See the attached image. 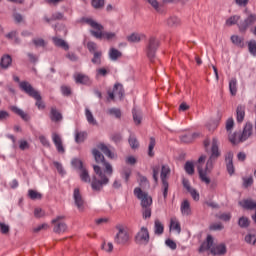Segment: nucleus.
Returning a JSON list of instances; mask_svg holds the SVG:
<instances>
[{
    "label": "nucleus",
    "instance_id": "1",
    "mask_svg": "<svg viewBox=\"0 0 256 256\" xmlns=\"http://www.w3.org/2000/svg\"><path fill=\"white\" fill-rule=\"evenodd\" d=\"M92 155L96 161V163H102L104 169H101V166L99 165H93L94 173L98 175L92 177V184L91 188L93 191H103V187L105 185H109V177L113 175V166L111 163L105 161V156L97 150V148H94L92 150Z\"/></svg>",
    "mask_w": 256,
    "mask_h": 256
},
{
    "label": "nucleus",
    "instance_id": "2",
    "mask_svg": "<svg viewBox=\"0 0 256 256\" xmlns=\"http://www.w3.org/2000/svg\"><path fill=\"white\" fill-rule=\"evenodd\" d=\"M219 157H221V151H219V141L217 140V138H213L211 155L207 160L205 170H203V166H201V164L197 166L199 177L202 183H206V185H209L211 183V179L207 177V173H210L211 171H213V166L215 165V161H217Z\"/></svg>",
    "mask_w": 256,
    "mask_h": 256
},
{
    "label": "nucleus",
    "instance_id": "3",
    "mask_svg": "<svg viewBox=\"0 0 256 256\" xmlns=\"http://www.w3.org/2000/svg\"><path fill=\"white\" fill-rule=\"evenodd\" d=\"M84 23L87 25H90L92 29L90 30V34L92 37H95V39H106L107 41H111L112 39H115L117 37V34L115 32H103V25L98 23L97 21L93 20L92 18H83Z\"/></svg>",
    "mask_w": 256,
    "mask_h": 256
},
{
    "label": "nucleus",
    "instance_id": "4",
    "mask_svg": "<svg viewBox=\"0 0 256 256\" xmlns=\"http://www.w3.org/2000/svg\"><path fill=\"white\" fill-rule=\"evenodd\" d=\"M204 251H210L212 255L221 256L227 253V246H225V244L213 246V236L208 235L206 241H204L199 248V253H203Z\"/></svg>",
    "mask_w": 256,
    "mask_h": 256
},
{
    "label": "nucleus",
    "instance_id": "5",
    "mask_svg": "<svg viewBox=\"0 0 256 256\" xmlns=\"http://www.w3.org/2000/svg\"><path fill=\"white\" fill-rule=\"evenodd\" d=\"M20 89H21V91L26 93V95H28L29 97H32V99H35L36 107H38V109H40V110L45 109V102H43L41 93H39V91H37L35 88H33V85H31V83H29L27 81H22L20 83Z\"/></svg>",
    "mask_w": 256,
    "mask_h": 256
},
{
    "label": "nucleus",
    "instance_id": "6",
    "mask_svg": "<svg viewBox=\"0 0 256 256\" xmlns=\"http://www.w3.org/2000/svg\"><path fill=\"white\" fill-rule=\"evenodd\" d=\"M251 135H253V124H251V122H247L243 128L242 135L239 136L238 140L237 132L234 134H229L228 139L232 145H237V143L247 141Z\"/></svg>",
    "mask_w": 256,
    "mask_h": 256
},
{
    "label": "nucleus",
    "instance_id": "7",
    "mask_svg": "<svg viewBox=\"0 0 256 256\" xmlns=\"http://www.w3.org/2000/svg\"><path fill=\"white\" fill-rule=\"evenodd\" d=\"M157 49H159V40L155 37H150L146 43V56L150 63H155Z\"/></svg>",
    "mask_w": 256,
    "mask_h": 256
},
{
    "label": "nucleus",
    "instance_id": "8",
    "mask_svg": "<svg viewBox=\"0 0 256 256\" xmlns=\"http://www.w3.org/2000/svg\"><path fill=\"white\" fill-rule=\"evenodd\" d=\"M134 195L137 197V199L141 200L140 205L142 208L151 207V205H153V198H151L147 192H143L141 188H135Z\"/></svg>",
    "mask_w": 256,
    "mask_h": 256
},
{
    "label": "nucleus",
    "instance_id": "9",
    "mask_svg": "<svg viewBox=\"0 0 256 256\" xmlns=\"http://www.w3.org/2000/svg\"><path fill=\"white\" fill-rule=\"evenodd\" d=\"M118 233L114 238V242L117 245H127L129 243V232L123 227V225L116 226Z\"/></svg>",
    "mask_w": 256,
    "mask_h": 256
},
{
    "label": "nucleus",
    "instance_id": "10",
    "mask_svg": "<svg viewBox=\"0 0 256 256\" xmlns=\"http://www.w3.org/2000/svg\"><path fill=\"white\" fill-rule=\"evenodd\" d=\"M63 219H65V216H57L55 219L51 221V224L53 225V231L57 235L67 233V223H65Z\"/></svg>",
    "mask_w": 256,
    "mask_h": 256
},
{
    "label": "nucleus",
    "instance_id": "11",
    "mask_svg": "<svg viewBox=\"0 0 256 256\" xmlns=\"http://www.w3.org/2000/svg\"><path fill=\"white\" fill-rule=\"evenodd\" d=\"M256 23V14H250L244 21H240L238 25V29L240 33H245L249 27L255 25Z\"/></svg>",
    "mask_w": 256,
    "mask_h": 256
},
{
    "label": "nucleus",
    "instance_id": "12",
    "mask_svg": "<svg viewBox=\"0 0 256 256\" xmlns=\"http://www.w3.org/2000/svg\"><path fill=\"white\" fill-rule=\"evenodd\" d=\"M135 241L137 245H147V243H149V230L142 227L135 236Z\"/></svg>",
    "mask_w": 256,
    "mask_h": 256
},
{
    "label": "nucleus",
    "instance_id": "13",
    "mask_svg": "<svg viewBox=\"0 0 256 256\" xmlns=\"http://www.w3.org/2000/svg\"><path fill=\"white\" fill-rule=\"evenodd\" d=\"M73 199L77 209H79V211H84L85 199H83V195H81V190H79V188L74 189Z\"/></svg>",
    "mask_w": 256,
    "mask_h": 256
},
{
    "label": "nucleus",
    "instance_id": "14",
    "mask_svg": "<svg viewBox=\"0 0 256 256\" xmlns=\"http://www.w3.org/2000/svg\"><path fill=\"white\" fill-rule=\"evenodd\" d=\"M182 185H183L184 189H186V191H188V193H190V195L194 199V201H199V192H197L196 189L191 188V184L189 183V181L187 179L184 178L182 180Z\"/></svg>",
    "mask_w": 256,
    "mask_h": 256
},
{
    "label": "nucleus",
    "instance_id": "15",
    "mask_svg": "<svg viewBox=\"0 0 256 256\" xmlns=\"http://www.w3.org/2000/svg\"><path fill=\"white\" fill-rule=\"evenodd\" d=\"M226 169L229 175L235 173V166L233 165V152H228L225 156Z\"/></svg>",
    "mask_w": 256,
    "mask_h": 256
},
{
    "label": "nucleus",
    "instance_id": "16",
    "mask_svg": "<svg viewBox=\"0 0 256 256\" xmlns=\"http://www.w3.org/2000/svg\"><path fill=\"white\" fill-rule=\"evenodd\" d=\"M240 207L242 209H246V211H256V202L251 199H244L239 202Z\"/></svg>",
    "mask_w": 256,
    "mask_h": 256
},
{
    "label": "nucleus",
    "instance_id": "17",
    "mask_svg": "<svg viewBox=\"0 0 256 256\" xmlns=\"http://www.w3.org/2000/svg\"><path fill=\"white\" fill-rule=\"evenodd\" d=\"M52 140L57 148L58 153H65V148L63 147V140L61 139V136H59L57 133H53Z\"/></svg>",
    "mask_w": 256,
    "mask_h": 256
},
{
    "label": "nucleus",
    "instance_id": "18",
    "mask_svg": "<svg viewBox=\"0 0 256 256\" xmlns=\"http://www.w3.org/2000/svg\"><path fill=\"white\" fill-rule=\"evenodd\" d=\"M10 111H12V113H15V115H18V117H21L23 121H29V119H31L29 114L25 113V111L21 110L17 106H11Z\"/></svg>",
    "mask_w": 256,
    "mask_h": 256
},
{
    "label": "nucleus",
    "instance_id": "19",
    "mask_svg": "<svg viewBox=\"0 0 256 256\" xmlns=\"http://www.w3.org/2000/svg\"><path fill=\"white\" fill-rule=\"evenodd\" d=\"M50 119L54 123H59V121H63V115L59 110H57V108L52 107L50 110Z\"/></svg>",
    "mask_w": 256,
    "mask_h": 256
},
{
    "label": "nucleus",
    "instance_id": "20",
    "mask_svg": "<svg viewBox=\"0 0 256 256\" xmlns=\"http://www.w3.org/2000/svg\"><path fill=\"white\" fill-rule=\"evenodd\" d=\"M13 63V58H11V55L5 54L1 57L0 60V67L2 69H9L11 67V64Z\"/></svg>",
    "mask_w": 256,
    "mask_h": 256
},
{
    "label": "nucleus",
    "instance_id": "21",
    "mask_svg": "<svg viewBox=\"0 0 256 256\" xmlns=\"http://www.w3.org/2000/svg\"><path fill=\"white\" fill-rule=\"evenodd\" d=\"M236 119L237 123H243L245 120V106L244 105H238L236 109Z\"/></svg>",
    "mask_w": 256,
    "mask_h": 256
},
{
    "label": "nucleus",
    "instance_id": "22",
    "mask_svg": "<svg viewBox=\"0 0 256 256\" xmlns=\"http://www.w3.org/2000/svg\"><path fill=\"white\" fill-rule=\"evenodd\" d=\"M97 149L102 151V153H104V155L109 157V159H114L115 154H113V152H111V150L109 149V147H107V145H105V143L97 144Z\"/></svg>",
    "mask_w": 256,
    "mask_h": 256
},
{
    "label": "nucleus",
    "instance_id": "23",
    "mask_svg": "<svg viewBox=\"0 0 256 256\" xmlns=\"http://www.w3.org/2000/svg\"><path fill=\"white\" fill-rule=\"evenodd\" d=\"M132 115L135 125H141V121H143V113L140 110H137V108H133Z\"/></svg>",
    "mask_w": 256,
    "mask_h": 256
},
{
    "label": "nucleus",
    "instance_id": "24",
    "mask_svg": "<svg viewBox=\"0 0 256 256\" xmlns=\"http://www.w3.org/2000/svg\"><path fill=\"white\" fill-rule=\"evenodd\" d=\"M52 40L56 47H61V49H64V51H69V44H67L65 40L57 37H53Z\"/></svg>",
    "mask_w": 256,
    "mask_h": 256
},
{
    "label": "nucleus",
    "instance_id": "25",
    "mask_svg": "<svg viewBox=\"0 0 256 256\" xmlns=\"http://www.w3.org/2000/svg\"><path fill=\"white\" fill-rule=\"evenodd\" d=\"M113 91L115 95H118L119 99H123L125 96V89L123 88V84L116 83L113 87Z\"/></svg>",
    "mask_w": 256,
    "mask_h": 256
},
{
    "label": "nucleus",
    "instance_id": "26",
    "mask_svg": "<svg viewBox=\"0 0 256 256\" xmlns=\"http://www.w3.org/2000/svg\"><path fill=\"white\" fill-rule=\"evenodd\" d=\"M92 55L93 57L91 59V63H93V65H101L103 59V51L94 52Z\"/></svg>",
    "mask_w": 256,
    "mask_h": 256
},
{
    "label": "nucleus",
    "instance_id": "27",
    "mask_svg": "<svg viewBox=\"0 0 256 256\" xmlns=\"http://www.w3.org/2000/svg\"><path fill=\"white\" fill-rule=\"evenodd\" d=\"M80 179L83 181V183H93V180L91 181V176L89 175V171L86 170V168H82L80 170Z\"/></svg>",
    "mask_w": 256,
    "mask_h": 256
},
{
    "label": "nucleus",
    "instance_id": "28",
    "mask_svg": "<svg viewBox=\"0 0 256 256\" xmlns=\"http://www.w3.org/2000/svg\"><path fill=\"white\" fill-rule=\"evenodd\" d=\"M145 3H148V5H151L154 10H156L157 13H163V6L159 4V1L157 0H144Z\"/></svg>",
    "mask_w": 256,
    "mask_h": 256
},
{
    "label": "nucleus",
    "instance_id": "29",
    "mask_svg": "<svg viewBox=\"0 0 256 256\" xmlns=\"http://www.w3.org/2000/svg\"><path fill=\"white\" fill-rule=\"evenodd\" d=\"M181 213L182 215H191V204L189 200H184L181 204Z\"/></svg>",
    "mask_w": 256,
    "mask_h": 256
},
{
    "label": "nucleus",
    "instance_id": "30",
    "mask_svg": "<svg viewBox=\"0 0 256 256\" xmlns=\"http://www.w3.org/2000/svg\"><path fill=\"white\" fill-rule=\"evenodd\" d=\"M171 175V168L169 166L162 165L160 179L161 181H168V177Z\"/></svg>",
    "mask_w": 256,
    "mask_h": 256
},
{
    "label": "nucleus",
    "instance_id": "31",
    "mask_svg": "<svg viewBox=\"0 0 256 256\" xmlns=\"http://www.w3.org/2000/svg\"><path fill=\"white\" fill-rule=\"evenodd\" d=\"M168 27H179L181 25V19L176 16L169 17L166 21Z\"/></svg>",
    "mask_w": 256,
    "mask_h": 256
},
{
    "label": "nucleus",
    "instance_id": "32",
    "mask_svg": "<svg viewBox=\"0 0 256 256\" xmlns=\"http://www.w3.org/2000/svg\"><path fill=\"white\" fill-rule=\"evenodd\" d=\"M231 41L237 47H241V49L245 47V40L237 35L231 36Z\"/></svg>",
    "mask_w": 256,
    "mask_h": 256
},
{
    "label": "nucleus",
    "instance_id": "33",
    "mask_svg": "<svg viewBox=\"0 0 256 256\" xmlns=\"http://www.w3.org/2000/svg\"><path fill=\"white\" fill-rule=\"evenodd\" d=\"M165 231V227L163 226V223L159 220H155L154 223V233L155 235H163V232Z\"/></svg>",
    "mask_w": 256,
    "mask_h": 256
},
{
    "label": "nucleus",
    "instance_id": "34",
    "mask_svg": "<svg viewBox=\"0 0 256 256\" xmlns=\"http://www.w3.org/2000/svg\"><path fill=\"white\" fill-rule=\"evenodd\" d=\"M122 56H123V53H121V51L115 48H111L109 51V57L112 61H117L119 57H122Z\"/></svg>",
    "mask_w": 256,
    "mask_h": 256
},
{
    "label": "nucleus",
    "instance_id": "35",
    "mask_svg": "<svg viewBox=\"0 0 256 256\" xmlns=\"http://www.w3.org/2000/svg\"><path fill=\"white\" fill-rule=\"evenodd\" d=\"M75 81H76V83H78L80 85H89V78L87 75L78 74L75 77Z\"/></svg>",
    "mask_w": 256,
    "mask_h": 256
},
{
    "label": "nucleus",
    "instance_id": "36",
    "mask_svg": "<svg viewBox=\"0 0 256 256\" xmlns=\"http://www.w3.org/2000/svg\"><path fill=\"white\" fill-rule=\"evenodd\" d=\"M238 225H239V227H241V229H247V227H249V225H251V220H249V218H247L245 216H242L238 220Z\"/></svg>",
    "mask_w": 256,
    "mask_h": 256
},
{
    "label": "nucleus",
    "instance_id": "37",
    "mask_svg": "<svg viewBox=\"0 0 256 256\" xmlns=\"http://www.w3.org/2000/svg\"><path fill=\"white\" fill-rule=\"evenodd\" d=\"M155 145H157L155 137H150V142L148 146V156L155 157V152H153V149H155Z\"/></svg>",
    "mask_w": 256,
    "mask_h": 256
},
{
    "label": "nucleus",
    "instance_id": "38",
    "mask_svg": "<svg viewBox=\"0 0 256 256\" xmlns=\"http://www.w3.org/2000/svg\"><path fill=\"white\" fill-rule=\"evenodd\" d=\"M197 137H199V134H197V133L183 135L181 137V141H182V143H193V140L197 139Z\"/></svg>",
    "mask_w": 256,
    "mask_h": 256
},
{
    "label": "nucleus",
    "instance_id": "39",
    "mask_svg": "<svg viewBox=\"0 0 256 256\" xmlns=\"http://www.w3.org/2000/svg\"><path fill=\"white\" fill-rule=\"evenodd\" d=\"M187 175H195V165L191 161H187L184 165Z\"/></svg>",
    "mask_w": 256,
    "mask_h": 256
},
{
    "label": "nucleus",
    "instance_id": "40",
    "mask_svg": "<svg viewBox=\"0 0 256 256\" xmlns=\"http://www.w3.org/2000/svg\"><path fill=\"white\" fill-rule=\"evenodd\" d=\"M229 90L231 95H237V78H232L229 82Z\"/></svg>",
    "mask_w": 256,
    "mask_h": 256
},
{
    "label": "nucleus",
    "instance_id": "41",
    "mask_svg": "<svg viewBox=\"0 0 256 256\" xmlns=\"http://www.w3.org/2000/svg\"><path fill=\"white\" fill-rule=\"evenodd\" d=\"M32 43L35 47H47V41H45L43 38H34L32 39Z\"/></svg>",
    "mask_w": 256,
    "mask_h": 256
},
{
    "label": "nucleus",
    "instance_id": "42",
    "mask_svg": "<svg viewBox=\"0 0 256 256\" xmlns=\"http://www.w3.org/2000/svg\"><path fill=\"white\" fill-rule=\"evenodd\" d=\"M94 9L101 10L105 7V0H91Z\"/></svg>",
    "mask_w": 256,
    "mask_h": 256
},
{
    "label": "nucleus",
    "instance_id": "43",
    "mask_svg": "<svg viewBox=\"0 0 256 256\" xmlns=\"http://www.w3.org/2000/svg\"><path fill=\"white\" fill-rule=\"evenodd\" d=\"M128 43H139L141 41V35L138 33H132L131 35L127 36Z\"/></svg>",
    "mask_w": 256,
    "mask_h": 256
},
{
    "label": "nucleus",
    "instance_id": "44",
    "mask_svg": "<svg viewBox=\"0 0 256 256\" xmlns=\"http://www.w3.org/2000/svg\"><path fill=\"white\" fill-rule=\"evenodd\" d=\"M28 196L30 197V199H32V201H35L37 199H43V194H41L35 190H29Z\"/></svg>",
    "mask_w": 256,
    "mask_h": 256
},
{
    "label": "nucleus",
    "instance_id": "45",
    "mask_svg": "<svg viewBox=\"0 0 256 256\" xmlns=\"http://www.w3.org/2000/svg\"><path fill=\"white\" fill-rule=\"evenodd\" d=\"M239 19H241V16L239 15L231 16L229 19L226 20V25H228V27L237 25Z\"/></svg>",
    "mask_w": 256,
    "mask_h": 256
},
{
    "label": "nucleus",
    "instance_id": "46",
    "mask_svg": "<svg viewBox=\"0 0 256 256\" xmlns=\"http://www.w3.org/2000/svg\"><path fill=\"white\" fill-rule=\"evenodd\" d=\"M87 139V132H76L75 141L76 143H83Z\"/></svg>",
    "mask_w": 256,
    "mask_h": 256
},
{
    "label": "nucleus",
    "instance_id": "47",
    "mask_svg": "<svg viewBox=\"0 0 256 256\" xmlns=\"http://www.w3.org/2000/svg\"><path fill=\"white\" fill-rule=\"evenodd\" d=\"M121 175L123 179L125 180V183H129V179L131 178L132 171L130 168H124L121 172Z\"/></svg>",
    "mask_w": 256,
    "mask_h": 256
},
{
    "label": "nucleus",
    "instance_id": "48",
    "mask_svg": "<svg viewBox=\"0 0 256 256\" xmlns=\"http://www.w3.org/2000/svg\"><path fill=\"white\" fill-rule=\"evenodd\" d=\"M248 51L250 54L253 55V57H256V41L255 40H250L248 42Z\"/></svg>",
    "mask_w": 256,
    "mask_h": 256
},
{
    "label": "nucleus",
    "instance_id": "49",
    "mask_svg": "<svg viewBox=\"0 0 256 256\" xmlns=\"http://www.w3.org/2000/svg\"><path fill=\"white\" fill-rule=\"evenodd\" d=\"M128 143L131 149H139V141L137 140V138H135V136H130L128 139Z\"/></svg>",
    "mask_w": 256,
    "mask_h": 256
},
{
    "label": "nucleus",
    "instance_id": "50",
    "mask_svg": "<svg viewBox=\"0 0 256 256\" xmlns=\"http://www.w3.org/2000/svg\"><path fill=\"white\" fill-rule=\"evenodd\" d=\"M86 118L90 125H97V120H95V118L93 117V113H91V110L89 109H86Z\"/></svg>",
    "mask_w": 256,
    "mask_h": 256
},
{
    "label": "nucleus",
    "instance_id": "51",
    "mask_svg": "<svg viewBox=\"0 0 256 256\" xmlns=\"http://www.w3.org/2000/svg\"><path fill=\"white\" fill-rule=\"evenodd\" d=\"M137 175H138V181L140 183V186L149 187V180L145 176L141 175V173H138Z\"/></svg>",
    "mask_w": 256,
    "mask_h": 256
},
{
    "label": "nucleus",
    "instance_id": "52",
    "mask_svg": "<svg viewBox=\"0 0 256 256\" xmlns=\"http://www.w3.org/2000/svg\"><path fill=\"white\" fill-rule=\"evenodd\" d=\"M96 75L97 77H107V75H109V68H98L96 69Z\"/></svg>",
    "mask_w": 256,
    "mask_h": 256
},
{
    "label": "nucleus",
    "instance_id": "53",
    "mask_svg": "<svg viewBox=\"0 0 256 256\" xmlns=\"http://www.w3.org/2000/svg\"><path fill=\"white\" fill-rule=\"evenodd\" d=\"M170 229L177 231V233H181V224L178 221L171 219Z\"/></svg>",
    "mask_w": 256,
    "mask_h": 256
},
{
    "label": "nucleus",
    "instance_id": "54",
    "mask_svg": "<svg viewBox=\"0 0 256 256\" xmlns=\"http://www.w3.org/2000/svg\"><path fill=\"white\" fill-rule=\"evenodd\" d=\"M72 166L75 167V169H79V171H81V169H84L85 167L83 166V161H81L80 159H73L72 160Z\"/></svg>",
    "mask_w": 256,
    "mask_h": 256
},
{
    "label": "nucleus",
    "instance_id": "55",
    "mask_svg": "<svg viewBox=\"0 0 256 256\" xmlns=\"http://www.w3.org/2000/svg\"><path fill=\"white\" fill-rule=\"evenodd\" d=\"M163 197L166 200L169 193V181H162Z\"/></svg>",
    "mask_w": 256,
    "mask_h": 256
},
{
    "label": "nucleus",
    "instance_id": "56",
    "mask_svg": "<svg viewBox=\"0 0 256 256\" xmlns=\"http://www.w3.org/2000/svg\"><path fill=\"white\" fill-rule=\"evenodd\" d=\"M243 179V184L242 186L244 187V189H249V187H251V185H253V177L250 176L248 178H242Z\"/></svg>",
    "mask_w": 256,
    "mask_h": 256
},
{
    "label": "nucleus",
    "instance_id": "57",
    "mask_svg": "<svg viewBox=\"0 0 256 256\" xmlns=\"http://www.w3.org/2000/svg\"><path fill=\"white\" fill-rule=\"evenodd\" d=\"M9 231H11V228H9V225L0 222V232L2 235H9Z\"/></svg>",
    "mask_w": 256,
    "mask_h": 256
},
{
    "label": "nucleus",
    "instance_id": "58",
    "mask_svg": "<svg viewBox=\"0 0 256 256\" xmlns=\"http://www.w3.org/2000/svg\"><path fill=\"white\" fill-rule=\"evenodd\" d=\"M109 115H114L116 119H121V110L118 108H111L108 110Z\"/></svg>",
    "mask_w": 256,
    "mask_h": 256
},
{
    "label": "nucleus",
    "instance_id": "59",
    "mask_svg": "<svg viewBox=\"0 0 256 256\" xmlns=\"http://www.w3.org/2000/svg\"><path fill=\"white\" fill-rule=\"evenodd\" d=\"M161 170V167L159 166H154L152 168L153 171V179L155 181V183H159V171Z\"/></svg>",
    "mask_w": 256,
    "mask_h": 256
},
{
    "label": "nucleus",
    "instance_id": "60",
    "mask_svg": "<svg viewBox=\"0 0 256 256\" xmlns=\"http://www.w3.org/2000/svg\"><path fill=\"white\" fill-rule=\"evenodd\" d=\"M87 49H88V51H89V53H97L98 51H97V43H95V42H88L87 43Z\"/></svg>",
    "mask_w": 256,
    "mask_h": 256
},
{
    "label": "nucleus",
    "instance_id": "61",
    "mask_svg": "<svg viewBox=\"0 0 256 256\" xmlns=\"http://www.w3.org/2000/svg\"><path fill=\"white\" fill-rule=\"evenodd\" d=\"M246 243H249L250 245H255L256 243V234H248L245 236Z\"/></svg>",
    "mask_w": 256,
    "mask_h": 256
},
{
    "label": "nucleus",
    "instance_id": "62",
    "mask_svg": "<svg viewBox=\"0 0 256 256\" xmlns=\"http://www.w3.org/2000/svg\"><path fill=\"white\" fill-rule=\"evenodd\" d=\"M101 248L106 251V253H113V243H103Z\"/></svg>",
    "mask_w": 256,
    "mask_h": 256
},
{
    "label": "nucleus",
    "instance_id": "63",
    "mask_svg": "<svg viewBox=\"0 0 256 256\" xmlns=\"http://www.w3.org/2000/svg\"><path fill=\"white\" fill-rule=\"evenodd\" d=\"M209 229L210 231H222V229H224V226L221 223H214L210 225Z\"/></svg>",
    "mask_w": 256,
    "mask_h": 256
},
{
    "label": "nucleus",
    "instance_id": "64",
    "mask_svg": "<svg viewBox=\"0 0 256 256\" xmlns=\"http://www.w3.org/2000/svg\"><path fill=\"white\" fill-rule=\"evenodd\" d=\"M143 219L151 218V207L142 208Z\"/></svg>",
    "mask_w": 256,
    "mask_h": 256
}]
</instances>
